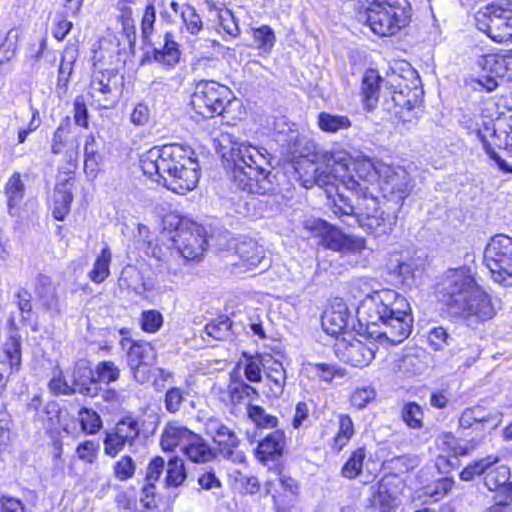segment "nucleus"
Returning a JSON list of instances; mask_svg holds the SVG:
<instances>
[{
    "instance_id": "nucleus-24",
    "label": "nucleus",
    "mask_w": 512,
    "mask_h": 512,
    "mask_svg": "<svg viewBox=\"0 0 512 512\" xmlns=\"http://www.w3.org/2000/svg\"><path fill=\"white\" fill-rule=\"evenodd\" d=\"M351 320L346 305L337 304L323 314L322 327L327 334L338 337L350 328Z\"/></svg>"
},
{
    "instance_id": "nucleus-26",
    "label": "nucleus",
    "mask_w": 512,
    "mask_h": 512,
    "mask_svg": "<svg viewBox=\"0 0 512 512\" xmlns=\"http://www.w3.org/2000/svg\"><path fill=\"white\" fill-rule=\"evenodd\" d=\"M350 161L354 160V169L357 177L363 181L361 183L364 187L366 184L378 183L380 181V166H385L381 161H374L363 153L351 155Z\"/></svg>"
},
{
    "instance_id": "nucleus-62",
    "label": "nucleus",
    "mask_w": 512,
    "mask_h": 512,
    "mask_svg": "<svg viewBox=\"0 0 512 512\" xmlns=\"http://www.w3.org/2000/svg\"><path fill=\"white\" fill-rule=\"evenodd\" d=\"M79 420L83 431L86 433L94 434L101 428L100 416L95 411L87 408L80 410Z\"/></svg>"
},
{
    "instance_id": "nucleus-20",
    "label": "nucleus",
    "mask_w": 512,
    "mask_h": 512,
    "mask_svg": "<svg viewBox=\"0 0 512 512\" xmlns=\"http://www.w3.org/2000/svg\"><path fill=\"white\" fill-rule=\"evenodd\" d=\"M123 349H127V360L130 368L136 373L142 366H151L156 360L155 348L145 341H133L125 338L121 341Z\"/></svg>"
},
{
    "instance_id": "nucleus-44",
    "label": "nucleus",
    "mask_w": 512,
    "mask_h": 512,
    "mask_svg": "<svg viewBox=\"0 0 512 512\" xmlns=\"http://www.w3.org/2000/svg\"><path fill=\"white\" fill-rule=\"evenodd\" d=\"M478 446L475 440L460 441L451 434L445 435L441 440V449L452 452L455 456H466Z\"/></svg>"
},
{
    "instance_id": "nucleus-57",
    "label": "nucleus",
    "mask_w": 512,
    "mask_h": 512,
    "mask_svg": "<svg viewBox=\"0 0 512 512\" xmlns=\"http://www.w3.org/2000/svg\"><path fill=\"white\" fill-rule=\"evenodd\" d=\"M312 371L325 382H331L336 377H344L346 370L333 364L328 363H314L311 364Z\"/></svg>"
},
{
    "instance_id": "nucleus-52",
    "label": "nucleus",
    "mask_w": 512,
    "mask_h": 512,
    "mask_svg": "<svg viewBox=\"0 0 512 512\" xmlns=\"http://www.w3.org/2000/svg\"><path fill=\"white\" fill-rule=\"evenodd\" d=\"M181 19L187 32L192 35L198 34L203 29V22L196 9L185 5L180 12Z\"/></svg>"
},
{
    "instance_id": "nucleus-35",
    "label": "nucleus",
    "mask_w": 512,
    "mask_h": 512,
    "mask_svg": "<svg viewBox=\"0 0 512 512\" xmlns=\"http://www.w3.org/2000/svg\"><path fill=\"white\" fill-rule=\"evenodd\" d=\"M371 489L370 504L372 508L379 510V512H392L396 508V496L390 491L385 481H380Z\"/></svg>"
},
{
    "instance_id": "nucleus-10",
    "label": "nucleus",
    "mask_w": 512,
    "mask_h": 512,
    "mask_svg": "<svg viewBox=\"0 0 512 512\" xmlns=\"http://www.w3.org/2000/svg\"><path fill=\"white\" fill-rule=\"evenodd\" d=\"M232 91L215 81H201L191 96V106L204 118L221 115L232 99Z\"/></svg>"
},
{
    "instance_id": "nucleus-51",
    "label": "nucleus",
    "mask_w": 512,
    "mask_h": 512,
    "mask_svg": "<svg viewBox=\"0 0 512 512\" xmlns=\"http://www.w3.org/2000/svg\"><path fill=\"white\" fill-rule=\"evenodd\" d=\"M402 418L408 427L419 429L423 425L424 412L416 402H408L402 408Z\"/></svg>"
},
{
    "instance_id": "nucleus-54",
    "label": "nucleus",
    "mask_w": 512,
    "mask_h": 512,
    "mask_svg": "<svg viewBox=\"0 0 512 512\" xmlns=\"http://www.w3.org/2000/svg\"><path fill=\"white\" fill-rule=\"evenodd\" d=\"M231 321L228 317H221L206 324L205 331L208 336L216 340H225L230 336Z\"/></svg>"
},
{
    "instance_id": "nucleus-53",
    "label": "nucleus",
    "mask_w": 512,
    "mask_h": 512,
    "mask_svg": "<svg viewBox=\"0 0 512 512\" xmlns=\"http://www.w3.org/2000/svg\"><path fill=\"white\" fill-rule=\"evenodd\" d=\"M267 485L270 486L268 489V493L276 492V489H278L281 492H287L289 493L290 499H292L294 496H298L299 493V486L297 482L286 475L279 474L275 480H270Z\"/></svg>"
},
{
    "instance_id": "nucleus-14",
    "label": "nucleus",
    "mask_w": 512,
    "mask_h": 512,
    "mask_svg": "<svg viewBox=\"0 0 512 512\" xmlns=\"http://www.w3.org/2000/svg\"><path fill=\"white\" fill-rule=\"evenodd\" d=\"M204 426L205 433L212 437L224 458L235 463H242L245 460L244 454L237 450L240 441L233 429L214 417L207 419Z\"/></svg>"
},
{
    "instance_id": "nucleus-36",
    "label": "nucleus",
    "mask_w": 512,
    "mask_h": 512,
    "mask_svg": "<svg viewBox=\"0 0 512 512\" xmlns=\"http://www.w3.org/2000/svg\"><path fill=\"white\" fill-rule=\"evenodd\" d=\"M102 161V155L99 153L98 143L93 135H88L84 144V170L85 173L95 178Z\"/></svg>"
},
{
    "instance_id": "nucleus-23",
    "label": "nucleus",
    "mask_w": 512,
    "mask_h": 512,
    "mask_svg": "<svg viewBox=\"0 0 512 512\" xmlns=\"http://www.w3.org/2000/svg\"><path fill=\"white\" fill-rule=\"evenodd\" d=\"M95 374L88 361L76 362L73 370V385H75L76 393L89 397L97 396L99 387Z\"/></svg>"
},
{
    "instance_id": "nucleus-38",
    "label": "nucleus",
    "mask_w": 512,
    "mask_h": 512,
    "mask_svg": "<svg viewBox=\"0 0 512 512\" xmlns=\"http://www.w3.org/2000/svg\"><path fill=\"white\" fill-rule=\"evenodd\" d=\"M351 125L350 119L344 115L331 114L328 112H321L318 115V126L326 133H337L342 130H347Z\"/></svg>"
},
{
    "instance_id": "nucleus-60",
    "label": "nucleus",
    "mask_w": 512,
    "mask_h": 512,
    "mask_svg": "<svg viewBox=\"0 0 512 512\" xmlns=\"http://www.w3.org/2000/svg\"><path fill=\"white\" fill-rule=\"evenodd\" d=\"M96 379L98 382L110 383L119 378L120 371L112 361L99 362L95 369Z\"/></svg>"
},
{
    "instance_id": "nucleus-18",
    "label": "nucleus",
    "mask_w": 512,
    "mask_h": 512,
    "mask_svg": "<svg viewBox=\"0 0 512 512\" xmlns=\"http://www.w3.org/2000/svg\"><path fill=\"white\" fill-rule=\"evenodd\" d=\"M116 78V72L112 69L93 73L89 94L99 108L109 109L117 103Z\"/></svg>"
},
{
    "instance_id": "nucleus-50",
    "label": "nucleus",
    "mask_w": 512,
    "mask_h": 512,
    "mask_svg": "<svg viewBox=\"0 0 512 512\" xmlns=\"http://www.w3.org/2000/svg\"><path fill=\"white\" fill-rule=\"evenodd\" d=\"M20 33L17 29H11L0 45V64H4L12 60L18 48Z\"/></svg>"
},
{
    "instance_id": "nucleus-55",
    "label": "nucleus",
    "mask_w": 512,
    "mask_h": 512,
    "mask_svg": "<svg viewBox=\"0 0 512 512\" xmlns=\"http://www.w3.org/2000/svg\"><path fill=\"white\" fill-rule=\"evenodd\" d=\"M427 341L433 350L440 351L450 345L452 337L446 328L442 326H435L429 330L427 334Z\"/></svg>"
},
{
    "instance_id": "nucleus-27",
    "label": "nucleus",
    "mask_w": 512,
    "mask_h": 512,
    "mask_svg": "<svg viewBox=\"0 0 512 512\" xmlns=\"http://www.w3.org/2000/svg\"><path fill=\"white\" fill-rule=\"evenodd\" d=\"M21 368V341L19 337L7 339L0 353V371L13 375Z\"/></svg>"
},
{
    "instance_id": "nucleus-30",
    "label": "nucleus",
    "mask_w": 512,
    "mask_h": 512,
    "mask_svg": "<svg viewBox=\"0 0 512 512\" xmlns=\"http://www.w3.org/2000/svg\"><path fill=\"white\" fill-rule=\"evenodd\" d=\"M153 60L166 69H173L180 61L181 52L178 43L174 40L172 33H165L164 45L162 48H154Z\"/></svg>"
},
{
    "instance_id": "nucleus-33",
    "label": "nucleus",
    "mask_w": 512,
    "mask_h": 512,
    "mask_svg": "<svg viewBox=\"0 0 512 512\" xmlns=\"http://www.w3.org/2000/svg\"><path fill=\"white\" fill-rule=\"evenodd\" d=\"M182 453L194 463H207L216 456L213 448L196 433L191 441L183 446Z\"/></svg>"
},
{
    "instance_id": "nucleus-63",
    "label": "nucleus",
    "mask_w": 512,
    "mask_h": 512,
    "mask_svg": "<svg viewBox=\"0 0 512 512\" xmlns=\"http://www.w3.org/2000/svg\"><path fill=\"white\" fill-rule=\"evenodd\" d=\"M135 470V462L130 456L121 457L114 465V475L120 481L132 478Z\"/></svg>"
},
{
    "instance_id": "nucleus-32",
    "label": "nucleus",
    "mask_w": 512,
    "mask_h": 512,
    "mask_svg": "<svg viewBox=\"0 0 512 512\" xmlns=\"http://www.w3.org/2000/svg\"><path fill=\"white\" fill-rule=\"evenodd\" d=\"M325 246L334 251L359 250L364 247L363 239H353L338 229L330 227L323 235Z\"/></svg>"
},
{
    "instance_id": "nucleus-39",
    "label": "nucleus",
    "mask_w": 512,
    "mask_h": 512,
    "mask_svg": "<svg viewBox=\"0 0 512 512\" xmlns=\"http://www.w3.org/2000/svg\"><path fill=\"white\" fill-rule=\"evenodd\" d=\"M338 423L339 428L331 445V448L336 452H340L354 435V424L349 415H339Z\"/></svg>"
},
{
    "instance_id": "nucleus-34",
    "label": "nucleus",
    "mask_w": 512,
    "mask_h": 512,
    "mask_svg": "<svg viewBox=\"0 0 512 512\" xmlns=\"http://www.w3.org/2000/svg\"><path fill=\"white\" fill-rule=\"evenodd\" d=\"M227 393L232 405H238L247 402V405L259 397L256 388L245 383L238 376H231L227 386Z\"/></svg>"
},
{
    "instance_id": "nucleus-15",
    "label": "nucleus",
    "mask_w": 512,
    "mask_h": 512,
    "mask_svg": "<svg viewBox=\"0 0 512 512\" xmlns=\"http://www.w3.org/2000/svg\"><path fill=\"white\" fill-rule=\"evenodd\" d=\"M175 229L173 241L181 255L187 260L199 259L206 244L203 229L196 223L183 220L177 223Z\"/></svg>"
},
{
    "instance_id": "nucleus-48",
    "label": "nucleus",
    "mask_w": 512,
    "mask_h": 512,
    "mask_svg": "<svg viewBox=\"0 0 512 512\" xmlns=\"http://www.w3.org/2000/svg\"><path fill=\"white\" fill-rule=\"evenodd\" d=\"M365 458L366 452L364 448H358L353 451L349 459L343 465L341 475L347 479H355L362 472Z\"/></svg>"
},
{
    "instance_id": "nucleus-31",
    "label": "nucleus",
    "mask_w": 512,
    "mask_h": 512,
    "mask_svg": "<svg viewBox=\"0 0 512 512\" xmlns=\"http://www.w3.org/2000/svg\"><path fill=\"white\" fill-rule=\"evenodd\" d=\"M286 445L285 433L275 430L261 440L257 447V455L262 461L274 460L280 456Z\"/></svg>"
},
{
    "instance_id": "nucleus-25",
    "label": "nucleus",
    "mask_w": 512,
    "mask_h": 512,
    "mask_svg": "<svg viewBox=\"0 0 512 512\" xmlns=\"http://www.w3.org/2000/svg\"><path fill=\"white\" fill-rule=\"evenodd\" d=\"M194 435L195 433L186 426L177 421H171L163 429L160 444L164 451H174L178 446L182 449Z\"/></svg>"
},
{
    "instance_id": "nucleus-40",
    "label": "nucleus",
    "mask_w": 512,
    "mask_h": 512,
    "mask_svg": "<svg viewBox=\"0 0 512 512\" xmlns=\"http://www.w3.org/2000/svg\"><path fill=\"white\" fill-rule=\"evenodd\" d=\"M25 193V186L21 180V175L18 172L12 174L5 185V195L8 199L9 213L17 207L23 200Z\"/></svg>"
},
{
    "instance_id": "nucleus-61",
    "label": "nucleus",
    "mask_w": 512,
    "mask_h": 512,
    "mask_svg": "<svg viewBox=\"0 0 512 512\" xmlns=\"http://www.w3.org/2000/svg\"><path fill=\"white\" fill-rule=\"evenodd\" d=\"M73 63V56L70 59H67L66 56L62 57L58 70V79L56 84V91L58 93L66 92L68 83L70 81V77L73 72Z\"/></svg>"
},
{
    "instance_id": "nucleus-13",
    "label": "nucleus",
    "mask_w": 512,
    "mask_h": 512,
    "mask_svg": "<svg viewBox=\"0 0 512 512\" xmlns=\"http://www.w3.org/2000/svg\"><path fill=\"white\" fill-rule=\"evenodd\" d=\"M379 187L385 197L389 196L397 204H401L410 195L414 183L403 167L385 164L380 166Z\"/></svg>"
},
{
    "instance_id": "nucleus-8",
    "label": "nucleus",
    "mask_w": 512,
    "mask_h": 512,
    "mask_svg": "<svg viewBox=\"0 0 512 512\" xmlns=\"http://www.w3.org/2000/svg\"><path fill=\"white\" fill-rule=\"evenodd\" d=\"M477 138L493 160L504 172L511 171L506 162L496 153L495 148L506 150L512 156V118L509 122L495 123L493 120L482 121L475 129Z\"/></svg>"
},
{
    "instance_id": "nucleus-45",
    "label": "nucleus",
    "mask_w": 512,
    "mask_h": 512,
    "mask_svg": "<svg viewBox=\"0 0 512 512\" xmlns=\"http://www.w3.org/2000/svg\"><path fill=\"white\" fill-rule=\"evenodd\" d=\"M252 31L253 40L256 45V48L259 50V54H270L276 41V37L273 30L267 25H262L261 27L253 29Z\"/></svg>"
},
{
    "instance_id": "nucleus-9",
    "label": "nucleus",
    "mask_w": 512,
    "mask_h": 512,
    "mask_svg": "<svg viewBox=\"0 0 512 512\" xmlns=\"http://www.w3.org/2000/svg\"><path fill=\"white\" fill-rule=\"evenodd\" d=\"M484 262L492 279L503 286H512V238L499 234L490 239L485 251Z\"/></svg>"
},
{
    "instance_id": "nucleus-3",
    "label": "nucleus",
    "mask_w": 512,
    "mask_h": 512,
    "mask_svg": "<svg viewBox=\"0 0 512 512\" xmlns=\"http://www.w3.org/2000/svg\"><path fill=\"white\" fill-rule=\"evenodd\" d=\"M225 167L231 170L234 185L247 194L269 195L277 191L279 181L272 171L273 157L264 147L248 142H231L222 152Z\"/></svg>"
},
{
    "instance_id": "nucleus-56",
    "label": "nucleus",
    "mask_w": 512,
    "mask_h": 512,
    "mask_svg": "<svg viewBox=\"0 0 512 512\" xmlns=\"http://www.w3.org/2000/svg\"><path fill=\"white\" fill-rule=\"evenodd\" d=\"M49 388L56 395H73L76 393L75 385H73V382L71 384L68 383L59 367L54 369L53 377L49 382Z\"/></svg>"
},
{
    "instance_id": "nucleus-49",
    "label": "nucleus",
    "mask_w": 512,
    "mask_h": 512,
    "mask_svg": "<svg viewBox=\"0 0 512 512\" xmlns=\"http://www.w3.org/2000/svg\"><path fill=\"white\" fill-rule=\"evenodd\" d=\"M485 64L494 65L491 70L496 76L512 81V56L488 55Z\"/></svg>"
},
{
    "instance_id": "nucleus-46",
    "label": "nucleus",
    "mask_w": 512,
    "mask_h": 512,
    "mask_svg": "<svg viewBox=\"0 0 512 512\" xmlns=\"http://www.w3.org/2000/svg\"><path fill=\"white\" fill-rule=\"evenodd\" d=\"M73 195L66 186L57 187L54 193L53 216L57 220H63L69 212Z\"/></svg>"
},
{
    "instance_id": "nucleus-11",
    "label": "nucleus",
    "mask_w": 512,
    "mask_h": 512,
    "mask_svg": "<svg viewBox=\"0 0 512 512\" xmlns=\"http://www.w3.org/2000/svg\"><path fill=\"white\" fill-rule=\"evenodd\" d=\"M363 17L371 31L381 37L395 35L407 25L405 10L383 1H374Z\"/></svg>"
},
{
    "instance_id": "nucleus-47",
    "label": "nucleus",
    "mask_w": 512,
    "mask_h": 512,
    "mask_svg": "<svg viewBox=\"0 0 512 512\" xmlns=\"http://www.w3.org/2000/svg\"><path fill=\"white\" fill-rule=\"evenodd\" d=\"M247 415L259 428H275L278 425L277 417L266 413L265 409L259 405L249 403L247 405Z\"/></svg>"
},
{
    "instance_id": "nucleus-16",
    "label": "nucleus",
    "mask_w": 512,
    "mask_h": 512,
    "mask_svg": "<svg viewBox=\"0 0 512 512\" xmlns=\"http://www.w3.org/2000/svg\"><path fill=\"white\" fill-rule=\"evenodd\" d=\"M140 434V427L137 420L126 417L119 421L114 430L107 432L103 440L104 453L115 457L125 446L129 448L135 445Z\"/></svg>"
},
{
    "instance_id": "nucleus-12",
    "label": "nucleus",
    "mask_w": 512,
    "mask_h": 512,
    "mask_svg": "<svg viewBox=\"0 0 512 512\" xmlns=\"http://www.w3.org/2000/svg\"><path fill=\"white\" fill-rule=\"evenodd\" d=\"M477 286L471 270L460 267L446 272L439 284V293L449 310L455 313Z\"/></svg>"
},
{
    "instance_id": "nucleus-28",
    "label": "nucleus",
    "mask_w": 512,
    "mask_h": 512,
    "mask_svg": "<svg viewBox=\"0 0 512 512\" xmlns=\"http://www.w3.org/2000/svg\"><path fill=\"white\" fill-rule=\"evenodd\" d=\"M263 371L270 381V391L274 397H280L286 385V371L281 362L273 359L272 356L261 357Z\"/></svg>"
},
{
    "instance_id": "nucleus-1",
    "label": "nucleus",
    "mask_w": 512,
    "mask_h": 512,
    "mask_svg": "<svg viewBox=\"0 0 512 512\" xmlns=\"http://www.w3.org/2000/svg\"><path fill=\"white\" fill-rule=\"evenodd\" d=\"M359 322L377 340L403 342L412 331L411 307L397 291L383 289L367 295L357 309Z\"/></svg>"
},
{
    "instance_id": "nucleus-42",
    "label": "nucleus",
    "mask_w": 512,
    "mask_h": 512,
    "mask_svg": "<svg viewBox=\"0 0 512 512\" xmlns=\"http://www.w3.org/2000/svg\"><path fill=\"white\" fill-rule=\"evenodd\" d=\"M424 352L406 353L398 360V370L406 376L421 374L426 369V363L423 361Z\"/></svg>"
},
{
    "instance_id": "nucleus-19",
    "label": "nucleus",
    "mask_w": 512,
    "mask_h": 512,
    "mask_svg": "<svg viewBox=\"0 0 512 512\" xmlns=\"http://www.w3.org/2000/svg\"><path fill=\"white\" fill-rule=\"evenodd\" d=\"M235 252L238 260L231 264L238 272H248L258 267L264 269L269 266L264 249L251 239L236 244Z\"/></svg>"
},
{
    "instance_id": "nucleus-22",
    "label": "nucleus",
    "mask_w": 512,
    "mask_h": 512,
    "mask_svg": "<svg viewBox=\"0 0 512 512\" xmlns=\"http://www.w3.org/2000/svg\"><path fill=\"white\" fill-rule=\"evenodd\" d=\"M34 293L41 305L52 316L61 313V304L56 293V288L50 277L40 274L36 278Z\"/></svg>"
},
{
    "instance_id": "nucleus-41",
    "label": "nucleus",
    "mask_w": 512,
    "mask_h": 512,
    "mask_svg": "<svg viewBox=\"0 0 512 512\" xmlns=\"http://www.w3.org/2000/svg\"><path fill=\"white\" fill-rule=\"evenodd\" d=\"M361 90L363 100L368 109L371 110L375 106L379 95V76L375 71L370 70L365 73Z\"/></svg>"
},
{
    "instance_id": "nucleus-37",
    "label": "nucleus",
    "mask_w": 512,
    "mask_h": 512,
    "mask_svg": "<svg viewBox=\"0 0 512 512\" xmlns=\"http://www.w3.org/2000/svg\"><path fill=\"white\" fill-rule=\"evenodd\" d=\"M111 260V250L108 246H105L97 256L92 270L88 273L89 279L97 284L104 282L110 275Z\"/></svg>"
},
{
    "instance_id": "nucleus-5",
    "label": "nucleus",
    "mask_w": 512,
    "mask_h": 512,
    "mask_svg": "<svg viewBox=\"0 0 512 512\" xmlns=\"http://www.w3.org/2000/svg\"><path fill=\"white\" fill-rule=\"evenodd\" d=\"M349 153L345 151H334L329 157L324 166L317 167L314 172L315 183L325 188L328 198H332L333 190H335L336 198H333V205L335 202H339V194H345L344 190L357 191L359 187V181L350 174Z\"/></svg>"
},
{
    "instance_id": "nucleus-64",
    "label": "nucleus",
    "mask_w": 512,
    "mask_h": 512,
    "mask_svg": "<svg viewBox=\"0 0 512 512\" xmlns=\"http://www.w3.org/2000/svg\"><path fill=\"white\" fill-rule=\"evenodd\" d=\"M141 328L148 333L157 332L163 324V316L159 311L148 310L141 315Z\"/></svg>"
},
{
    "instance_id": "nucleus-7",
    "label": "nucleus",
    "mask_w": 512,
    "mask_h": 512,
    "mask_svg": "<svg viewBox=\"0 0 512 512\" xmlns=\"http://www.w3.org/2000/svg\"><path fill=\"white\" fill-rule=\"evenodd\" d=\"M478 30L495 42L512 39V1L501 0L485 6L475 16Z\"/></svg>"
},
{
    "instance_id": "nucleus-2",
    "label": "nucleus",
    "mask_w": 512,
    "mask_h": 512,
    "mask_svg": "<svg viewBox=\"0 0 512 512\" xmlns=\"http://www.w3.org/2000/svg\"><path fill=\"white\" fill-rule=\"evenodd\" d=\"M139 163L146 176L178 194L194 189L199 181L195 154L181 144L155 146L141 155Z\"/></svg>"
},
{
    "instance_id": "nucleus-58",
    "label": "nucleus",
    "mask_w": 512,
    "mask_h": 512,
    "mask_svg": "<svg viewBox=\"0 0 512 512\" xmlns=\"http://www.w3.org/2000/svg\"><path fill=\"white\" fill-rule=\"evenodd\" d=\"M189 392L179 387H171L165 394V408L170 413H176L180 410L182 403L186 400Z\"/></svg>"
},
{
    "instance_id": "nucleus-29",
    "label": "nucleus",
    "mask_w": 512,
    "mask_h": 512,
    "mask_svg": "<svg viewBox=\"0 0 512 512\" xmlns=\"http://www.w3.org/2000/svg\"><path fill=\"white\" fill-rule=\"evenodd\" d=\"M398 88L391 92L390 100L386 99V106L395 115L402 117L405 110L410 111L417 105L418 96L416 90L410 89L407 85L402 87L399 84Z\"/></svg>"
},
{
    "instance_id": "nucleus-4",
    "label": "nucleus",
    "mask_w": 512,
    "mask_h": 512,
    "mask_svg": "<svg viewBox=\"0 0 512 512\" xmlns=\"http://www.w3.org/2000/svg\"><path fill=\"white\" fill-rule=\"evenodd\" d=\"M351 194L355 203L348 195L339 194V202L331 207L335 216L348 226L357 224L375 238L387 237L393 232L398 219L396 209H381L378 198L361 182L357 191H351Z\"/></svg>"
},
{
    "instance_id": "nucleus-59",
    "label": "nucleus",
    "mask_w": 512,
    "mask_h": 512,
    "mask_svg": "<svg viewBox=\"0 0 512 512\" xmlns=\"http://www.w3.org/2000/svg\"><path fill=\"white\" fill-rule=\"evenodd\" d=\"M156 21V8L154 1L148 3L145 7L141 20V34L144 42H149L154 32V24Z\"/></svg>"
},
{
    "instance_id": "nucleus-21",
    "label": "nucleus",
    "mask_w": 512,
    "mask_h": 512,
    "mask_svg": "<svg viewBox=\"0 0 512 512\" xmlns=\"http://www.w3.org/2000/svg\"><path fill=\"white\" fill-rule=\"evenodd\" d=\"M338 350L345 362L354 367H365L374 359L377 346L374 343L367 344L360 340H354L343 344V348L339 347Z\"/></svg>"
},
{
    "instance_id": "nucleus-6",
    "label": "nucleus",
    "mask_w": 512,
    "mask_h": 512,
    "mask_svg": "<svg viewBox=\"0 0 512 512\" xmlns=\"http://www.w3.org/2000/svg\"><path fill=\"white\" fill-rule=\"evenodd\" d=\"M500 461L496 455H488L467 465L460 473L462 481H472L476 476L484 475V486L494 496L512 500V482L509 481L511 473L506 465L495 466Z\"/></svg>"
},
{
    "instance_id": "nucleus-17",
    "label": "nucleus",
    "mask_w": 512,
    "mask_h": 512,
    "mask_svg": "<svg viewBox=\"0 0 512 512\" xmlns=\"http://www.w3.org/2000/svg\"><path fill=\"white\" fill-rule=\"evenodd\" d=\"M454 314L473 324L491 319L495 310L490 296L478 285Z\"/></svg>"
},
{
    "instance_id": "nucleus-43",
    "label": "nucleus",
    "mask_w": 512,
    "mask_h": 512,
    "mask_svg": "<svg viewBox=\"0 0 512 512\" xmlns=\"http://www.w3.org/2000/svg\"><path fill=\"white\" fill-rule=\"evenodd\" d=\"M187 478V472L184 461L179 457H172L167 463L166 469V486L179 487Z\"/></svg>"
}]
</instances>
